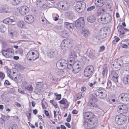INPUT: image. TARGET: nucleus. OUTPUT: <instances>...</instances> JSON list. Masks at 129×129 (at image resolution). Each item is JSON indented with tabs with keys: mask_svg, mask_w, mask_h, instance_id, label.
<instances>
[{
	"mask_svg": "<svg viewBox=\"0 0 129 129\" xmlns=\"http://www.w3.org/2000/svg\"><path fill=\"white\" fill-rule=\"evenodd\" d=\"M123 65L122 60L121 59L117 60L112 62L111 66L112 68L116 71L119 70Z\"/></svg>",
	"mask_w": 129,
	"mask_h": 129,
	"instance_id": "obj_1",
	"label": "nucleus"
},
{
	"mask_svg": "<svg viewBox=\"0 0 129 129\" xmlns=\"http://www.w3.org/2000/svg\"><path fill=\"white\" fill-rule=\"evenodd\" d=\"M71 44V41L69 39H64L62 42L61 45V47L63 51L66 52L67 50L69 48L70 46V45Z\"/></svg>",
	"mask_w": 129,
	"mask_h": 129,
	"instance_id": "obj_2",
	"label": "nucleus"
},
{
	"mask_svg": "<svg viewBox=\"0 0 129 129\" xmlns=\"http://www.w3.org/2000/svg\"><path fill=\"white\" fill-rule=\"evenodd\" d=\"M126 117L125 115L121 114L120 115L116 116L115 119V120L118 124H122L126 122Z\"/></svg>",
	"mask_w": 129,
	"mask_h": 129,
	"instance_id": "obj_3",
	"label": "nucleus"
},
{
	"mask_svg": "<svg viewBox=\"0 0 129 129\" xmlns=\"http://www.w3.org/2000/svg\"><path fill=\"white\" fill-rule=\"evenodd\" d=\"M5 69L9 77L12 79H16V76L14 75L16 73V69L12 68L10 70L7 67H5Z\"/></svg>",
	"mask_w": 129,
	"mask_h": 129,
	"instance_id": "obj_4",
	"label": "nucleus"
},
{
	"mask_svg": "<svg viewBox=\"0 0 129 129\" xmlns=\"http://www.w3.org/2000/svg\"><path fill=\"white\" fill-rule=\"evenodd\" d=\"M94 68L92 66H90L86 67L84 70V75L86 77L90 76L89 78L91 77V75L93 71Z\"/></svg>",
	"mask_w": 129,
	"mask_h": 129,
	"instance_id": "obj_5",
	"label": "nucleus"
},
{
	"mask_svg": "<svg viewBox=\"0 0 129 129\" xmlns=\"http://www.w3.org/2000/svg\"><path fill=\"white\" fill-rule=\"evenodd\" d=\"M68 63V61L66 60L61 59L59 60L56 63L57 67L60 69H65L66 67L67 64Z\"/></svg>",
	"mask_w": 129,
	"mask_h": 129,
	"instance_id": "obj_6",
	"label": "nucleus"
},
{
	"mask_svg": "<svg viewBox=\"0 0 129 129\" xmlns=\"http://www.w3.org/2000/svg\"><path fill=\"white\" fill-rule=\"evenodd\" d=\"M75 8L77 11L79 13H81L85 9V5L81 3H77L75 6Z\"/></svg>",
	"mask_w": 129,
	"mask_h": 129,
	"instance_id": "obj_7",
	"label": "nucleus"
},
{
	"mask_svg": "<svg viewBox=\"0 0 129 129\" xmlns=\"http://www.w3.org/2000/svg\"><path fill=\"white\" fill-rule=\"evenodd\" d=\"M75 26L77 28H83L84 26V21L83 17L79 18L75 22Z\"/></svg>",
	"mask_w": 129,
	"mask_h": 129,
	"instance_id": "obj_8",
	"label": "nucleus"
},
{
	"mask_svg": "<svg viewBox=\"0 0 129 129\" xmlns=\"http://www.w3.org/2000/svg\"><path fill=\"white\" fill-rule=\"evenodd\" d=\"M117 109L118 113L122 114L126 113L128 109L124 105H120L118 106Z\"/></svg>",
	"mask_w": 129,
	"mask_h": 129,
	"instance_id": "obj_9",
	"label": "nucleus"
},
{
	"mask_svg": "<svg viewBox=\"0 0 129 129\" xmlns=\"http://www.w3.org/2000/svg\"><path fill=\"white\" fill-rule=\"evenodd\" d=\"M28 55L33 56L31 57L33 58L31 59H33V60H35L38 57L39 54L37 51L34 50L33 51H29L27 55V56H29Z\"/></svg>",
	"mask_w": 129,
	"mask_h": 129,
	"instance_id": "obj_10",
	"label": "nucleus"
},
{
	"mask_svg": "<svg viewBox=\"0 0 129 129\" xmlns=\"http://www.w3.org/2000/svg\"><path fill=\"white\" fill-rule=\"evenodd\" d=\"M87 119H88L87 124L93 125L95 123L96 124L98 122V119L95 117V116L88 118H87Z\"/></svg>",
	"mask_w": 129,
	"mask_h": 129,
	"instance_id": "obj_11",
	"label": "nucleus"
},
{
	"mask_svg": "<svg viewBox=\"0 0 129 129\" xmlns=\"http://www.w3.org/2000/svg\"><path fill=\"white\" fill-rule=\"evenodd\" d=\"M58 52L55 49L50 50L48 52L47 55L50 58L56 57L58 54Z\"/></svg>",
	"mask_w": 129,
	"mask_h": 129,
	"instance_id": "obj_12",
	"label": "nucleus"
},
{
	"mask_svg": "<svg viewBox=\"0 0 129 129\" xmlns=\"http://www.w3.org/2000/svg\"><path fill=\"white\" fill-rule=\"evenodd\" d=\"M29 9L26 6L21 7L19 10V13L22 15H25L28 13Z\"/></svg>",
	"mask_w": 129,
	"mask_h": 129,
	"instance_id": "obj_13",
	"label": "nucleus"
},
{
	"mask_svg": "<svg viewBox=\"0 0 129 129\" xmlns=\"http://www.w3.org/2000/svg\"><path fill=\"white\" fill-rule=\"evenodd\" d=\"M24 20L27 23H33L34 21V19L33 16L31 15H29L25 17Z\"/></svg>",
	"mask_w": 129,
	"mask_h": 129,
	"instance_id": "obj_14",
	"label": "nucleus"
},
{
	"mask_svg": "<svg viewBox=\"0 0 129 129\" xmlns=\"http://www.w3.org/2000/svg\"><path fill=\"white\" fill-rule=\"evenodd\" d=\"M95 95L96 97H97L98 95L99 96L101 99H104L106 98L107 96L106 93L104 90L101 91L99 90L98 95L97 93H95Z\"/></svg>",
	"mask_w": 129,
	"mask_h": 129,
	"instance_id": "obj_15",
	"label": "nucleus"
},
{
	"mask_svg": "<svg viewBox=\"0 0 129 129\" xmlns=\"http://www.w3.org/2000/svg\"><path fill=\"white\" fill-rule=\"evenodd\" d=\"M127 94V93H122L119 96L118 99L120 102L122 103H125Z\"/></svg>",
	"mask_w": 129,
	"mask_h": 129,
	"instance_id": "obj_16",
	"label": "nucleus"
},
{
	"mask_svg": "<svg viewBox=\"0 0 129 129\" xmlns=\"http://www.w3.org/2000/svg\"><path fill=\"white\" fill-rule=\"evenodd\" d=\"M111 74L113 81L115 82H118V74L116 72L113 71L111 72Z\"/></svg>",
	"mask_w": 129,
	"mask_h": 129,
	"instance_id": "obj_17",
	"label": "nucleus"
},
{
	"mask_svg": "<svg viewBox=\"0 0 129 129\" xmlns=\"http://www.w3.org/2000/svg\"><path fill=\"white\" fill-rule=\"evenodd\" d=\"M65 14L66 16L69 19H72L74 17V13L72 11H69L65 12Z\"/></svg>",
	"mask_w": 129,
	"mask_h": 129,
	"instance_id": "obj_18",
	"label": "nucleus"
},
{
	"mask_svg": "<svg viewBox=\"0 0 129 129\" xmlns=\"http://www.w3.org/2000/svg\"><path fill=\"white\" fill-rule=\"evenodd\" d=\"M81 33L84 37L86 38L89 35L90 32L88 29L84 28L82 30Z\"/></svg>",
	"mask_w": 129,
	"mask_h": 129,
	"instance_id": "obj_19",
	"label": "nucleus"
},
{
	"mask_svg": "<svg viewBox=\"0 0 129 129\" xmlns=\"http://www.w3.org/2000/svg\"><path fill=\"white\" fill-rule=\"evenodd\" d=\"M59 103L60 104L66 105L64 107V109L67 108L69 104V103L68 102L67 100L64 98H63L62 100L60 101Z\"/></svg>",
	"mask_w": 129,
	"mask_h": 129,
	"instance_id": "obj_20",
	"label": "nucleus"
},
{
	"mask_svg": "<svg viewBox=\"0 0 129 129\" xmlns=\"http://www.w3.org/2000/svg\"><path fill=\"white\" fill-rule=\"evenodd\" d=\"M86 53L88 56L90 58H93L95 57V55L92 50L90 49L87 50Z\"/></svg>",
	"mask_w": 129,
	"mask_h": 129,
	"instance_id": "obj_21",
	"label": "nucleus"
},
{
	"mask_svg": "<svg viewBox=\"0 0 129 129\" xmlns=\"http://www.w3.org/2000/svg\"><path fill=\"white\" fill-rule=\"evenodd\" d=\"M69 62H71V63H69L67 64V66L66 67L69 70H71L72 69V71H74V68H73V63L74 61L72 60H70Z\"/></svg>",
	"mask_w": 129,
	"mask_h": 129,
	"instance_id": "obj_22",
	"label": "nucleus"
},
{
	"mask_svg": "<svg viewBox=\"0 0 129 129\" xmlns=\"http://www.w3.org/2000/svg\"><path fill=\"white\" fill-rule=\"evenodd\" d=\"M96 19V17L93 15L88 16L87 17L88 21L90 23H93L94 22Z\"/></svg>",
	"mask_w": 129,
	"mask_h": 129,
	"instance_id": "obj_23",
	"label": "nucleus"
},
{
	"mask_svg": "<svg viewBox=\"0 0 129 129\" xmlns=\"http://www.w3.org/2000/svg\"><path fill=\"white\" fill-rule=\"evenodd\" d=\"M105 9L106 8L105 7L100 8H99L97 12V16H99L105 12Z\"/></svg>",
	"mask_w": 129,
	"mask_h": 129,
	"instance_id": "obj_24",
	"label": "nucleus"
},
{
	"mask_svg": "<svg viewBox=\"0 0 129 129\" xmlns=\"http://www.w3.org/2000/svg\"><path fill=\"white\" fill-rule=\"evenodd\" d=\"M95 4L97 7H102L104 5V1L103 0H97L96 2L95 0Z\"/></svg>",
	"mask_w": 129,
	"mask_h": 129,
	"instance_id": "obj_25",
	"label": "nucleus"
},
{
	"mask_svg": "<svg viewBox=\"0 0 129 129\" xmlns=\"http://www.w3.org/2000/svg\"><path fill=\"white\" fill-rule=\"evenodd\" d=\"M111 20V16L108 14L103 23L105 24L107 23L110 22Z\"/></svg>",
	"mask_w": 129,
	"mask_h": 129,
	"instance_id": "obj_26",
	"label": "nucleus"
},
{
	"mask_svg": "<svg viewBox=\"0 0 129 129\" xmlns=\"http://www.w3.org/2000/svg\"><path fill=\"white\" fill-rule=\"evenodd\" d=\"M122 81L125 84H129V75L123 77L122 79Z\"/></svg>",
	"mask_w": 129,
	"mask_h": 129,
	"instance_id": "obj_27",
	"label": "nucleus"
},
{
	"mask_svg": "<svg viewBox=\"0 0 129 129\" xmlns=\"http://www.w3.org/2000/svg\"><path fill=\"white\" fill-rule=\"evenodd\" d=\"M65 26L68 29H73L74 26V24L66 22L65 23Z\"/></svg>",
	"mask_w": 129,
	"mask_h": 129,
	"instance_id": "obj_28",
	"label": "nucleus"
},
{
	"mask_svg": "<svg viewBox=\"0 0 129 129\" xmlns=\"http://www.w3.org/2000/svg\"><path fill=\"white\" fill-rule=\"evenodd\" d=\"M108 14L106 13L104 14L101 16V17L99 18L98 19V20L100 22L102 23L105 20Z\"/></svg>",
	"mask_w": 129,
	"mask_h": 129,
	"instance_id": "obj_29",
	"label": "nucleus"
},
{
	"mask_svg": "<svg viewBox=\"0 0 129 129\" xmlns=\"http://www.w3.org/2000/svg\"><path fill=\"white\" fill-rule=\"evenodd\" d=\"M88 106L91 107L96 108L97 106L96 102L90 101L88 102Z\"/></svg>",
	"mask_w": 129,
	"mask_h": 129,
	"instance_id": "obj_30",
	"label": "nucleus"
},
{
	"mask_svg": "<svg viewBox=\"0 0 129 129\" xmlns=\"http://www.w3.org/2000/svg\"><path fill=\"white\" fill-rule=\"evenodd\" d=\"M63 4L64 5V10H67L69 8L70 4L68 2H63Z\"/></svg>",
	"mask_w": 129,
	"mask_h": 129,
	"instance_id": "obj_31",
	"label": "nucleus"
},
{
	"mask_svg": "<svg viewBox=\"0 0 129 129\" xmlns=\"http://www.w3.org/2000/svg\"><path fill=\"white\" fill-rule=\"evenodd\" d=\"M93 40L96 42H98L99 41L103 39L102 35H100L99 34L97 36L93 38Z\"/></svg>",
	"mask_w": 129,
	"mask_h": 129,
	"instance_id": "obj_32",
	"label": "nucleus"
},
{
	"mask_svg": "<svg viewBox=\"0 0 129 129\" xmlns=\"http://www.w3.org/2000/svg\"><path fill=\"white\" fill-rule=\"evenodd\" d=\"M12 51H11V52H9L6 51H3L2 54L4 56L7 57H10L11 56L12 54Z\"/></svg>",
	"mask_w": 129,
	"mask_h": 129,
	"instance_id": "obj_33",
	"label": "nucleus"
},
{
	"mask_svg": "<svg viewBox=\"0 0 129 129\" xmlns=\"http://www.w3.org/2000/svg\"><path fill=\"white\" fill-rule=\"evenodd\" d=\"M60 34L63 37H66L69 36L68 31L66 30L62 31L60 32Z\"/></svg>",
	"mask_w": 129,
	"mask_h": 129,
	"instance_id": "obj_34",
	"label": "nucleus"
},
{
	"mask_svg": "<svg viewBox=\"0 0 129 129\" xmlns=\"http://www.w3.org/2000/svg\"><path fill=\"white\" fill-rule=\"evenodd\" d=\"M17 25L18 27L22 28L24 25V22L20 20L17 22Z\"/></svg>",
	"mask_w": 129,
	"mask_h": 129,
	"instance_id": "obj_35",
	"label": "nucleus"
},
{
	"mask_svg": "<svg viewBox=\"0 0 129 129\" xmlns=\"http://www.w3.org/2000/svg\"><path fill=\"white\" fill-rule=\"evenodd\" d=\"M24 69V67L20 64H17V69L19 71L23 70Z\"/></svg>",
	"mask_w": 129,
	"mask_h": 129,
	"instance_id": "obj_36",
	"label": "nucleus"
},
{
	"mask_svg": "<svg viewBox=\"0 0 129 129\" xmlns=\"http://www.w3.org/2000/svg\"><path fill=\"white\" fill-rule=\"evenodd\" d=\"M85 117H91L92 116H94V115L93 113L90 112H87L85 113Z\"/></svg>",
	"mask_w": 129,
	"mask_h": 129,
	"instance_id": "obj_37",
	"label": "nucleus"
},
{
	"mask_svg": "<svg viewBox=\"0 0 129 129\" xmlns=\"http://www.w3.org/2000/svg\"><path fill=\"white\" fill-rule=\"evenodd\" d=\"M22 77L21 76V75L20 74H18V75H17V83H20L21 82L22 79Z\"/></svg>",
	"mask_w": 129,
	"mask_h": 129,
	"instance_id": "obj_38",
	"label": "nucleus"
},
{
	"mask_svg": "<svg viewBox=\"0 0 129 129\" xmlns=\"http://www.w3.org/2000/svg\"><path fill=\"white\" fill-rule=\"evenodd\" d=\"M18 46H17V54H19L20 55L22 56L23 53V50L21 48H19L18 49Z\"/></svg>",
	"mask_w": 129,
	"mask_h": 129,
	"instance_id": "obj_39",
	"label": "nucleus"
},
{
	"mask_svg": "<svg viewBox=\"0 0 129 129\" xmlns=\"http://www.w3.org/2000/svg\"><path fill=\"white\" fill-rule=\"evenodd\" d=\"M10 118V117L9 116H3L1 118L2 120L4 122L8 120Z\"/></svg>",
	"mask_w": 129,
	"mask_h": 129,
	"instance_id": "obj_40",
	"label": "nucleus"
},
{
	"mask_svg": "<svg viewBox=\"0 0 129 129\" xmlns=\"http://www.w3.org/2000/svg\"><path fill=\"white\" fill-rule=\"evenodd\" d=\"M90 96L91 97L90 98V101H91V102H96L97 101V99L93 95H91Z\"/></svg>",
	"mask_w": 129,
	"mask_h": 129,
	"instance_id": "obj_41",
	"label": "nucleus"
},
{
	"mask_svg": "<svg viewBox=\"0 0 129 129\" xmlns=\"http://www.w3.org/2000/svg\"><path fill=\"white\" fill-rule=\"evenodd\" d=\"M4 21L6 23H11L13 22V20L9 18H7L5 19L4 20Z\"/></svg>",
	"mask_w": 129,
	"mask_h": 129,
	"instance_id": "obj_42",
	"label": "nucleus"
},
{
	"mask_svg": "<svg viewBox=\"0 0 129 129\" xmlns=\"http://www.w3.org/2000/svg\"><path fill=\"white\" fill-rule=\"evenodd\" d=\"M25 88L28 90L32 92L33 90V88L31 85H29L27 86H25Z\"/></svg>",
	"mask_w": 129,
	"mask_h": 129,
	"instance_id": "obj_43",
	"label": "nucleus"
},
{
	"mask_svg": "<svg viewBox=\"0 0 129 129\" xmlns=\"http://www.w3.org/2000/svg\"><path fill=\"white\" fill-rule=\"evenodd\" d=\"M107 65L106 64L104 65L103 67L102 74L104 76L105 73V71L107 68Z\"/></svg>",
	"mask_w": 129,
	"mask_h": 129,
	"instance_id": "obj_44",
	"label": "nucleus"
},
{
	"mask_svg": "<svg viewBox=\"0 0 129 129\" xmlns=\"http://www.w3.org/2000/svg\"><path fill=\"white\" fill-rule=\"evenodd\" d=\"M69 55L71 56V58L73 57L76 56L75 52L73 50H71L69 53Z\"/></svg>",
	"mask_w": 129,
	"mask_h": 129,
	"instance_id": "obj_45",
	"label": "nucleus"
},
{
	"mask_svg": "<svg viewBox=\"0 0 129 129\" xmlns=\"http://www.w3.org/2000/svg\"><path fill=\"white\" fill-rule=\"evenodd\" d=\"M95 8V6H92L88 7L87 9V10L88 11H90L93 10V9H94Z\"/></svg>",
	"mask_w": 129,
	"mask_h": 129,
	"instance_id": "obj_46",
	"label": "nucleus"
},
{
	"mask_svg": "<svg viewBox=\"0 0 129 129\" xmlns=\"http://www.w3.org/2000/svg\"><path fill=\"white\" fill-rule=\"evenodd\" d=\"M58 6L60 9L64 10V5L63 4V2H61L58 5Z\"/></svg>",
	"mask_w": 129,
	"mask_h": 129,
	"instance_id": "obj_47",
	"label": "nucleus"
},
{
	"mask_svg": "<svg viewBox=\"0 0 129 129\" xmlns=\"http://www.w3.org/2000/svg\"><path fill=\"white\" fill-rule=\"evenodd\" d=\"M124 103L126 104H129V94H127Z\"/></svg>",
	"mask_w": 129,
	"mask_h": 129,
	"instance_id": "obj_48",
	"label": "nucleus"
},
{
	"mask_svg": "<svg viewBox=\"0 0 129 129\" xmlns=\"http://www.w3.org/2000/svg\"><path fill=\"white\" fill-rule=\"evenodd\" d=\"M16 32L15 31L12 32H9V36L11 38L15 36V34Z\"/></svg>",
	"mask_w": 129,
	"mask_h": 129,
	"instance_id": "obj_49",
	"label": "nucleus"
},
{
	"mask_svg": "<svg viewBox=\"0 0 129 129\" xmlns=\"http://www.w3.org/2000/svg\"><path fill=\"white\" fill-rule=\"evenodd\" d=\"M118 32L120 33V34L122 35H124L125 34V32L124 31V30L122 28H119L118 30Z\"/></svg>",
	"mask_w": 129,
	"mask_h": 129,
	"instance_id": "obj_50",
	"label": "nucleus"
},
{
	"mask_svg": "<svg viewBox=\"0 0 129 129\" xmlns=\"http://www.w3.org/2000/svg\"><path fill=\"white\" fill-rule=\"evenodd\" d=\"M107 87L108 88H110L111 86V80H108L107 83Z\"/></svg>",
	"mask_w": 129,
	"mask_h": 129,
	"instance_id": "obj_51",
	"label": "nucleus"
},
{
	"mask_svg": "<svg viewBox=\"0 0 129 129\" xmlns=\"http://www.w3.org/2000/svg\"><path fill=\"white\" fill-rule=\"evenodd\" d=\"M51 79L52 82L55 83H56L57 81L59 80L58 79L54 78H52Z\"/></svg>",
	"mask_w": 129,
	"mask_h": 129,
	"instance_id": "obj_52",
	"label": "nucleus"
},
{
	"mask_svg": "<svg viewBox=\"0 0 129 129\" xmlns=\"http://www.w3.org/2000/svg\"><path fill=\"white\" fill-rule=\"evenodd\" d=\"M37 6H39L40 7H42L43 4H42L41 1H38L37 3Z\"/></svg>",
	"mask_w": 129,
	"mask_h": 129,
	"instance_id": "obj_53",
	"label": "nucleus"
},
{
	"mask_svg": "<svg viewBox=\"0 0 129 129\" xmlns=\"http://www.w3.org/2000/svg\"><path fill=\"white\" fill-rule=\"evenodd\" d=\"M5 77V74L4 73L0 72V78L2 80Z\"/></svg>",
	"mask_w": 129,
	"mask_h": 129,
	"instance_id": "obj_54",
	"label": "nucleus"
},
{
	"mask_svg": "<svg viewBox=\"0 0 129 129\" xmlns=\"http://www.w3.org/2000/svg\"><path fill=\"white\" fill-rule=\"evenodd\" d=\"M9 129H16V124L12 125L9 127Z\"/></svg>",
	"mask_w": 129,
	"mask_h": 129,
	"instance_id": "obj_55",
	"label": "nucleus"
},
{
	"mask_svg": "<svg viewBox=\"0 0 129 129\" xmlns=\"http://www.w3.org/2000/svg\"><path fill=\"white\" fill-rule=\"evenodd\" d=\"M71 119V116L70 114H69L66 120L68 122H70Z\"/></svg>",
	"mask_w": 129,
	"mask_h": 129,
	"instance_id": "obj_56",
	"label": "nucleus"
},
{
	"mask_svg": "<svg viewBox=\"0 0 129 129\" xmlns=\"http://www.w3.org/2000/svg\"><path fill=\"white\" fill-rule=\"evenodd\" d=\"M0 11L1 12H7L6 9L5 8H1Z\"/></svg>",
	"mask_w": 129,
	"mask_h": 129,
	"instance_id": "obj_57",
	"label": "nucleus"
},
{
	"mask_svg": "<svg viewBox=\"0 0 129 129\" xmlns=\"http://www.w3.org/2000/svg\"><path fill=\"white\" fill-rule=\"evenodd\" d=\"M26 115L28 119V121H30V119L31 118V113H28L27 114H26Z\"/></svg>",
	"mask_w": 129,
	"mask_h": 129,
	"instance_id": "obj_58",
	"label": "nucleus"
},
{
	"mask_svg": "<svg viewBox=\"0 0 129 129\" xmlns=\"http://www.w3.org/2000/svg\"><path fill=\"white\" fill-rule=\"evenodd\" d=\"M4 84L5 86L9 85L10 84V83L7 80L5 81Z\"/></svg>",
	"mask_w": 129,
	"mask_h": 129,
	"instance_id": "obj_59",
	"label": "nucleus"
},
{
	"mask_svg": "<svg viewBox=\"0 0 129 129\" xmlns=\"http://www.w3.org/2000/svg\"><path fill=\"white\" fill-rule=\"evenodd\" d=\"M124 66L127 70H129V63H125Z\"/></svg>",
	"mask_w": 129,
	"mask_h": 129,
	"instance_id": "obj_60",
	"label": "nucleus"
},
{
	"mask_svg": "<svg viewBox=\"0 0 129 129\" xmlns=\"http://www.w3.org/2000/svg\"><path fill=\"white\" fill-rule=\"evenodd\" d=\"M18 90L19 92L21 94H24V90H22L20 88H18Z\"/></svg>",
	"mask_w": 129,
	"mask_h": 129,
	"instance_id": "obj_61",
	"label": "nucleus"
},
{
	"mask_svg": "<svg viewBox=\"0 0 129 129\" xmlns=\"http://www.w3.org/2000/svg\"><path fill=\"white\" fill-rule=\"evenodd\" d=\"M27 83L25 81L23 82L21 85V87H23L24 86H26V85H27Z\"/></svg>",
	"mask_w": 129,
	"mask_h": 129,
	"instance_id": "obj_62",
	"label": "nucleus"
},
{
	"mask_svg": "<svg viewBox=\"0 0 129 129\" xmlns=\"http://www.w3.org/2000/svg\"><path fill=\"white\" fill-rule=\"evenodd\" d=\"M58 95L57 96H56V98L55 99L56 100H60L61 99V95L60 94H59V95Z\"/></svg>",
	"mask_w": 129,
	"mask_h": 129,
	"instance_id": "obj_63",
	"label": "nucleus"
},
{
	"mask_svg": "<svg viewBox=\"0 0 129 129\" xmlns=\"http://www.w3.org/2000/svg\"><path fill=\"white\" fill-rule=\"evenodd\" d=\"M121 47L123 48H127L128 47V46L127 45L124 44H122L121 46Z\"/></svg>",
	"mask_w": 129,
	"mask_h": 129,
	"instance_id": "obj_64",
	"label": "nucleus"
}]
</instances>
